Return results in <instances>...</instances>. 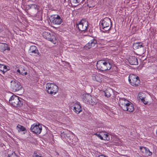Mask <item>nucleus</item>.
Here are the masks:
<instances>
[{"mask_svg":"<svg viewBox=\"0 0 157 157\" xmlns=\"http://www.w3.org/2000/svg\"><path fill=\"white\" fill-rule=\"evenodd\" d=\"M63 135L64 136V137L65 138V139L67 140L68 142L70 143L71 141L70 135L69 134H64L63 135L62 134L61 136H63Z\"/></svg>","mask_w":157,"mask_h":157,"instance_id":"a878e982","label":"nucleus"},{"mask_svg":"<svg viewBox=\"0 0 157 157\" xmlns=\"http://www.w3.org/2000/svg\"><path fill=\"white\" fill-rule=\"evenodd\" d=\"M83 101L85 103L94 105L97 103L95 99H83Z\"/></svg>","mask_w":157,"mask_h":157,"instance_id":"a211bd4d","label":"nucleus"},{"mask_svg":"<svg viewBox=\"0 0 157 157\" xmlns=\"http://www.w3.org/2000/svg\"><path fill=\"white\" fill-rule=\"evenodd\" d=\"M156 134H157V130H156Z\"/></svg>","mask_w":157,"mask_h":157,"instance_id":"a19ab883","label":"nucleus"},{"mask_svg":"<svg viewBox=\"0 0 157 157\" xmlns=\"http://www.w3.org/2000/svg\"><path fill=\"white\" fill-rule=\"evenodd\" d=\"M156 65L153 64L151 66H149L147 68V71L150 74H154L156 72Z\"/></svg>","mask_w":157,"mask_h":157,"instance_id":"f3484780","label":"nucleus"},{"mask_svg":"<svg viewBox=\"0 0 157 157\" xmlns=\"http://www.w3.org/2000/svg\"><path fill=\"white\" fill-rule=\"evenodd\" d=\"M17 71L20 74L23 75H26L27 73L26 70L22 68H20V69H17Z\"/></svg>","mask_w":157,"mask_h":157,"instance_id":"b1692460","label":"nucleus"},{"mask_svg":"<svg viewBox=\"0 0 157 157\" xmlns=\"http://www.w3.org/2000/svg\"><path fill=\"white\" fill-rule=\"evenodd\" d=\"M19 99H10L9 102L11 105L15 107H21L23 103Z\"/></svg>","mask_w":157,"mask_h":157,"instance_id":"f8f14e48","label":"nucleus"},{"mask_svg":"<svg viewBox=\"0 0 157 157\" xmlns=\"http://www.w3.org/2000/svg\"><path fill=\"white\" fill-rule=\"evenodd\" d=\"M128 61L131 65H136L138 64L137 59L135 56H130L129 58Z\"/></svg>","mask_w":157,"mask_h":157,"instance_id":"6ab92c4d","label":"nucleus"},{"mask_svg":"<svg viewBox=\"0 0 157 157\" xmlns=\"http://www.w3.org/2000/svg\"><path fill=\"white\" fill-rule=\"evenodd\" d=\"M70 1L71 4H76L79 3H83L85 0H68Z\"/></svg>","mask_w":157,"mask_h":157,"instance_id":"393cba45","label":"nucleus"},{"mask_svg":"<svg viewBox=\"0 0 157 157\" xmlns=\"http://www.w3.org/2000/svg\"><path fill=\"white\" fill-rule=\"evenodd\" d=\"M32 4H30V5H28V6H29V9H32Z\"/></svg>","mask_w":157,"mask_h":157,"instance_id":"58836bf2","label":"nucleus"},{"mask_svg":"<svg viewBox=\"0 0 157 157\" xmlns=\"http://www.w3.org/2000/svg\"><path fill=\"white\" fill-rule=\"evenodd\" d=\"M128 81L130 84L133 86H139L140 84V81L139 77L133 74H131L129 75Z\"/></svg>","mask_w":157,"mask_h":157,"instance_id":"423d86ee","label":"nucleus"},{"mask_svg":"<svg viewBox=\"0 0 157 157\" xmlns=\"http://www.w3.org/2000/svg\"><path fill=\"white\" fill-rule=\"evenodd\" d=\"M10 94H12V93H10Z\"/></svg>","mask_w":157,"mask_h":157,"instance_id":"79ce46f5","label":"nucleus"},{"mask_svg":"<svg viewBox=\"0 0 157 157\" xmlns=\"http://www.w3.org/2000/svg\"><path fill=\"white\" fill-rule=\"evenodd\" d=\"M103 76L99 73H95L93 74L92 76V79L99 82H101Z\"/></svg>","mask_w":157,"mask_h":157,"instance_id":"ddd939ff","label":"nucleus"},{"mask_svg":"<svg viewBox=\"0 0 157 157\" xmlns=\"http://www.w3.org/2000/svg\"><path fill=\"white\" fill-rule=\"evenodd\" d=\"M9 70V67L4 64L0 63V72L3 74Z\"/></svg>","mask_w":157,"mask_h":157,"instance_id":"412c9836","label":"nucleus"},{"mask_svg":"<svg viewBox=\"0 0 157 157\" xmlns=\"http://www.w3.org/2000/svg\"><path fill=\"white\" fill-rule=\"evenodd\" d=\"M88 22L85 19H82L77 24L76 26L81 32H85L87 30L88 25Z\"/></svg>","mask_w":157,"mask_h":157,"instance_id":"0eeeda50","label":"nucleus"},{"mask_svg":"<svg viewBox=\"0 0 157 157\" xmlns=\"http://www.w3.org/2000/svg\"><path fill=\"white\" fill-rule=\"evenodd\" d=\"M96 136H97L99 138H100L101 140H103V137L101 136V135L99 133H96L95 134Z\"/></svg>","mask_w":157,"mask_h":157,"instance_id":"c9c22d12","label":"nucleus"},{"mask_svg":"<svg viewBox=\"0 0 157 157\" xmlns=\"http://www.w3.org/2000/svg\"><path fill=\"white\" fill-rule=\"evenodd\" d=\"M10 50V48L7 44L4 43H0V51L4 52L6 51H9Z\"/></svg>","mask_w":157,"mask_h":157,"instance_id":"dca6fc26","label":"nucleus"},{"mask_svg":"<svg viewBox=\"0 0 157 157\" xmlns=\"http://www.w3.org/2000/svg\"><path fill=\"white\" fill-rule=\"evenodd\" d=\"M140 99L141 101L143 102L145 105H149L151 103V102L147 101V99H146V100L145 99Z\"/></svg>","mask_w":157,"mask_h":157,"instance_id":"7c9ffc66","label":"nucleus"},{"mask_svg":"<svg viewBox=\"0 0 157 157\" xmlns=\"http://www.w3.org/2000/svg\"><path fill=\"white\" fill-rule=\"evenodd\" d=\"M32 9H34L37 10H39V6L38 5L35 4H32Z\"/></svg>","mask_w":157,"mask_h":157,"instance_id":"72a5a7b5","label":"nucleus"},{"mask_svg":"<svg viewBox=\"0 0 157 157\" xmlns=\"http://www.w3.org/2000/svg\"><path fill=\"white\" fill-rule=\"evenodd\" d=\"M97 41L95 40H92L85 45V48L87 49L94 47L97 44Z\"/></svg>","mask_w":157,"mask_h":157,"instance_id":"2eb2a0df","label":"nucleus"},{"mask_svg":"<svg viewBox=\"0 0 157 157\" xmlns=\"http://www.w3.org/2000/svg\"><path fill=\"white\" fill-rule=\"evenodd\" d=\"M133 47L134 49H136L144 47L143 43L142 42L134 43L133 44Z\"/></svg>","mask_w":157,"mask_h":157,"instance_id":"4be33fe9","label":"nucleus"},{"mask_svg":"<svg viewBox=\"0 0 157 157\" xmlns=\"http://www.w3.org/2000/svg\"><path fill=\"white\" fill-rule=\"evenodd\" d=\"M30 130L34 133L39 135L41 132L42 127L38 123H34L31 125Z\"/></svg>","mask_w":157,"mask_h":157,"instance_id":"9d476101","label":"nucleus"},{"mask_svg":"<svg viewBox=\"0 0 157 157\" xmlns=\"http://www.w3.org/2000/svg\"><path fill=\"white\" fill-rule=\"evenodd\" d=\"M119 101L123 110L130 112L134 110L133 104L130 101H128L126 99H120Z\"/></svg>","mask_w":157,"mask_h":157,"instance_id":"7ed1b4c3","label":"nucleus"},{"mask_svg":"<svg viewBox=\"0 0 157 157\" xmlns=\"http://www.w3.org/2000/svg\"><path fill=\"white\" fill-rule=\"evenodd\" d=\"M46 89L47 92L51 95L56 94L59 90L57 86L53 83H47L46 84Z\"/></svg>","mask_w":157,"mask_h":157,"instance_id":"20e7f679","label":"nucleus"},{"mask_svg":"<svg viewBox=\"0 0 157 157\" xmlns=\"http://www.w3.org/2000/svg\"><path fill=\"white\" fill-rule=\"evenodd\" d=\"M49 20L52 24L55 25H59L63 22V20L60 16L57 14L51 15Z\"/></svg>","mask_w":157,"mask_h":157,"instance_id":"6e6552de","label":"nucleus"},{"mask_svg":"<svg viewBox=\"0 0 157 157\" xmlns=\"http://www.w3.org/2000/svg\"><path fill=\"white\" fill-rule=\"evenodd\" d=\"M33 157H42L40 154L38 155L36 151H35L33 155Z\"/></svg>","mask_w":157,"mask_h":157,"instance_id":"473e14b6","label":"nucleus"},{"mask_svg":"<svg viewBox=\"0 0 157 157\" xmlns=\"http://www.w3.org/2000/svg\"><path fill=\"white\" fill-rule=\"evenodd\" d=\"M113 63L109 60H101L98 61L97 63V67L101 71H104L109 70L112 66Z\"/></svg>","mask_w":157,"mask_h":157,"instance_id":"f257e3e1","label":"nucleus"},{"mask_svg":"<svg viewBox=\"0 0 157 157\" xmlns=\"http://www.w3.org/2000/svg\"><path fill=\"white\" fill-rule=\"evenodd\" d=\"M9 157H18L14 152L13 153H12L11 155L9 154Z\"/></svg>","mask_w":157,"mask_h":157,"instance_id":"f704fd0d","label":"nucleus"},{"mask_svg":"<svg viewBox=\"0 0 157 157\" xmlns=\"http://www.w3.org/2000/svg\"><path fill=\"white\" fill-rule=\"evenodd\" d=\"M100 24L101 30L104 33L109 31L112 25L111 19L108 17H105L101 20Z\"/></svg>","mask_w":157,"mask_h":157,"instance_id":"f03ea898","label":"nucleus"},{"mask_svg":"<svg viewBox=\"0 0 157 157\" xmlns=\"http://www.w3.org/2000/svg\"><path fill=\"white\" fill-rule=\"evenodd\" d=\"M144 155L146 156H150L152 155V152L150 151L148 148H147L146 151L144 152Z\"/></svg>","mask_w":157,"mask_h":157,"instance_id":"cd10ccee","label":"nucleus"},{"mask_svg":"<svg viewBox=\"0 0 157 157\" xmlns=\"http://www.w3.org/2000/svg\"><path fill=\"white\" fill-rule=\"evenodd\" d=\"M43 36L45 39L51 41L54 44L56 43V35L54 33L44 32L43 33Z\"/></svg>","mask_w":157,"mask_h":157,"instance_id":"39448f33","label":"nucleus"},{"mask_svg":"<svg viewBox=\"0 0 157 157\" xmlns=\"http://www.w3.org/2000/svg\"><path fill=\"white\" fill-rule=\"evenodd\" d=\"M10 83V89L13 91H18L22 88V86L21 83L15 79L11 81Z\"/></svg>","mask_w":157,"mask_h":157,"instance_id":"1a4fd4ad","label":"nucleus"},{"mask_svg":"<svg viewBox=\"0 0 157 157\" xmlns=\"http://www.w3.org/2000/svg\"><path fill=\"white\" fill-rule=\"evenodd\" d=\"M147 94L144 92H140L139 93L137 97L139 98H146L147 97Z\"/></svg>","mask_w":157,"mask_h":157,"instance_id":"5701e85b","label":"nucleus"},{"mask_svg":"<svg viewBox=\"0 0 157 157\" xmlns=\"http://www.w3.org/2000/svg\"><path fill=\"white\" fill-rule=\"evenodd\" d=\"M147 148V147H140V151H142L143 153H144V152L146 151Z\"/></svg>","mask_w":157,"mask_h":157,"instance_id":"2f4dec72","label":"nucleus"},{"mask_svg":"<svg viewBox=\"0 0 157 157\" xmlns=\"http://www.w3.org/2000/svg\"><path fill=\"white\" fill-rule=\"evenodd\" d=\"M98 157H108L104 155H100Z\"/></svg>","mask_w":157,"mask_h":157,"instance_id":"4c0bfd02","label":"nucleus"},{"mask_svg":"<svg viewBox=\"0 0 157 157\" xmlns=\"http://www.w3.org/2000/svg\"><path fill=\"white\" fill-rule=\"evenodd\" d=\"M66 2V0H63V3H64Z\"/></svg>","mask_w":157,"mask_h":157,"instance_id":"ea45409f","label":"nucleus"},{"mask_svg":"<svg viewBox=\"0 0 157 157\" xmlns=\"http://www.w3.org/2000/svg\"><path fill=\"white\" fill-rule=\"evenodd\" d=\"M16 128L19 133H21L22 135L25 134L27 132L26 128L20 124L17 125Z\"/></svg>","mask_w":157,"mask_h":157,"instance_id":"4468645a","label":"nucleus"},{"mask_svg":"<svg viewBox=\"0 0 157 157\" xmlns=\"http://www.w3.org/2000/svg\"><path fill=\"white\" fill-rule=\"evenodd\" d=\"M102 137H103V140H109V136L107 134H104Z\"/></svg>","mask_w":157,"mask_h":157,"instance_id":"c756f323","label":"nucleus"},{"mask_svg":"<svg viewBox=\"0 0 157 157\" xmlns=\"http://www.w3.org/2000/svg\"><path fill=\"white\" fill-rule=\"evenodd\" d=\"M20 98V97H18L17 96L13 94L12 95H11L10 97V98Z\"/></svg>","mask_w":157,"mask_h":157,"instance_id":"e433bc0d","label":"nucleus"},{"mask_svg":"<svg viewBox=\"0 0 157 157\" xmlns=\"http://www.w3.org/2000/svg\"><path fill=\"white\" fill-rule=\"evenodd\" d=\"M83 98H90L91 97V95L86 93H84L82 94Z\"/></svg>","mask_w":157,"mask_h":157,"instance_id":"c85d7f7f","label":"nucleus"},{"mask_svg":"<svg viewBox=\"0 0 157 157\" xmlns=\"http://www.w3.org/2000/svg\"><path fill=\"white\" fill-rule=\"evenodd\" d=\"M103 94L107 98L110 97L111 95L109 91L108 90H106L104 92H103Z\"/></svg>","mask_w":157,"mask_h":157,"instance_id":"bb28decb","label":"nucleus"},{"mask_svg":"<svg viewBox=\"0 0 157 157\" xmlns=\"http://www.w3.org/2000/svg\"><path fill=\"white\" fill-rule=\"evenodd\" d=\"M71 103L72 105L71 107H73L72 109L76 113L78 114L82 111V108L79 102L75 101Z\"/></svg>","mask_w":157,"mask_h":157,"instance_id":"9b49d317","label":"nucleus"},{"mask_svg":"<svg viewBox=\"0 0 157 157\" xmlns=\"http://www.w3.org/2000/svg\"><path fill=\"white\" fill-rule=\"evenodd\" d=\"M29 52H30L33 53L36 55L35 56H36L37 55H39L40 53L38 52V51L37 49L36 46L34 45L31 46L29 49Z\"/></svg>","mask_w":157,"mask_h":157,"instance_id":"aec40b11","label":"nucleus"}]
</instances>
